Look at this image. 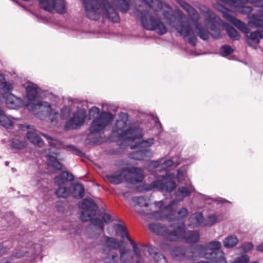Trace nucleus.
I'll use <instances>...</instances> for the list:
<instances>
[{"label": "nucleus", "instance_id": "e2e57ef3", "mask_svg": "<svg viewBox=\"0 0 263 263\" xmlns=\"http://www.w3.org/2000/svg\"><path fill=\"white\" fill-rule=\"evenodd\" d=\"M155 205L156 206H158L159 208H161V207L163 205V203L162 201L155 202Z\"/></svg>", "mask_w": 263, "mask_h": 263}, {"label": "nucleus", "instance_id": "0e129e2a", "mask_svg": "<svg viewBox=\"0 0 263 263\" xmlns=\"http://www.w3.org/2000/svg\"><path fill=\"white\" fill-rule=\"evenodd\" d=\"M257 250L260 252H263V242L257 247Z\"/></svg>", "mask_w": 263, "mask_h": 263}, {"label": "nucleus", "instance_id": "7c9ffc66", "mask_svg": "<svg viewBox=\"0 0 263 263\" xmlns=\"http://www.w3.org/2000/svg\"><path fill=\"white\" fill-rule=\"evenodd\" d=\"M188 251L187 249L184 247H177L172 251V255L175 259L180 260L184 258H186Z\"/></svg>", "mask_w": 263, "mask_h": 263}, {"label": "nucleus", "instance_id": "412c9836", "mask_svg": "<svg viewBox=\"0 0 263 263\" xmlns=\"http://www.w3.org/2000/svg\"><path fill=\"white\" fill-rule=\"evenodd\" d=\"M223 17L229 21L231 23L236 26L239 30L244 32L246 34H248L249 32V29L241 21L237 19L234 16L231 14L230 12H224L223 13Z\"/></svg>", "mask_w": 263, "mask_h": 263}, {"label": "nucleus", "instance_id": "2eb2a0df", "mask_svg": "<svg viewBox=\"0 0 263 263\" xmlns=\"http://www.w3.org/2000/svg\"><path fill=\"white\" fill-rule=\"evenodd\" d=\"M123 243V240L118 241L116 238L106 235H103L100 239L99 245L103 254H108L112 250H118Z\"/></svg>", "mask_w": 263, "mask_h": 263}, {"label": "nucleus", "instance_id": "b1692460", "mask_svg": "<svg viewBox=\"0 0 263 263\" xmlns=\"http://www.w3.org/2000/svg\"><path fill=\"white\" fill-rule=\"evenodd\" d=\"M79 208L85 210L90 211V215H96L98 209L97 204L91 199H84L79 204Z\"/></svg>", "mask_w": 263, "mask_h": 263}, {"label": "nucleus", "instance_id": "aec40b11", "mask_svg": "<svg viewBox=\"0 0 263 263\" xmlns=\"http://www.w3.org/2000/svg\"><path fill=\"white\" fill-rule=\"evenodd\" d=\"M29 109L34 111L39 110L43 112L44 116H49L52 114L58 115V112L53 111L51 105L49 103L47 102L41 101L38 102L36 104H33L31 107L30 108V105H28Z\"/></svg>", "mask_w": 263, "mask_h": 263}, {"label": "nucleus", "instance_id": "ea45409f", "mask_svg": "<svg viewBox=\"0 0 263 263\" xmlns=\"http://www.w3.org/2000/svg\"><path fill=\"white\" fill-rule=\"evenodd\" d=\"M248 24L251 27L263 28V20L255 14H252L250 17Z\"/></svg>", "mask_w": 263, "mask_h": 263}, {"label": "nucleus", "instance_id": "774afa93", "mask_svg": "<svg viewBox=\"0 0 263 263\" xmlns=\"http://www.w3.org/2000/svg\"><path fill=\"white\" fill-rule=\"evenodd\" d=\"M118 254L117 253H115V254H113L112 255V258L114 260H115L116 259L118 258Z\"/></svg>", "mask_w": 263, "mask_h": 263}, {"label": "nucleus", "instance_id": "a211bd4d", "mask_svg": "<svg viewBox=\"0 0 263 263\" xmlns=\"http://www.w3.org/2000/svg\"><path fill=\"white\" fill-rule=\"evenodd\" d=\"M189 250L187 253L188 255L186 256V259L189 260H194L198 258L204 257L207 259L210 260V255L206 252V249L203 245H196L192 246L191 248L187 249Z\"/></svg>", "mask_w": 263, "mask_h": 263}, {"label": "nucleus", "instance_id": "338daca9", "mask_svg": "<svg viewBox=\"0 0 263 263\" xmlns=\"http://www.w3.org/2000/svg\"><path fill=\"white\" fill-rule=\"evenodd\" d=\"M1 263H10V262L8 258H4L2 259Z\"/></svg>", "mask_w": 263, "mask_h": 263}, {"label": "nucleus", "instance_id": "c9c22d12", "mask_svg": "<svg viewBox=\"0 0 263 263\" xmlns=\"http://www.w3.org/2000/svg\"><path fill=\"white\" fill-rule=\"evenodd\" d=\"M188 214L187 209L185 208H182L177 212V216L175 217L173 219L171 217L169 218L170 221H172L171 224L176 223L179 222H183L184 224V222L182 221V219L186 217L188 215Z\"/></svg>", "mask_w": 263, "mask_h": 263}, {"label": "nucleus", "instance_id": "dca6fc26", "mask_svg": "<svg viewBox=\"0 0 263 263\" xmlns=\"http://www.w3.org/2000/svg\"><path fill=\"white\" fill-rule=\"evenodd\" d=\"M125 172V180L129 183L137 184L141 182L144 177L143 169L136 167L123 168Z\"/></svg>", "mask_w": 263, "mask_h": 263}, {"label": "nucleus", "instance_id": "bb28decb", "mask_svg": "<svg viewBox=\"0 0 263 263\" xmlns=\"http://www.w3.org/2000/svg\"><path fill=\"white\" fill-rule=\"evenodd\" d=\"M152 152L149 149H143L134 152L130 154L132 159L137 160H142L147 157H151Z\"/></svg>", "mask_w": 263, "mask_h": 263}, {"label": "nucleus", "instance_id": "f3484780", "mask_svg": "<svg viewBox=\"0 0 263 263\" xmlns=\"http://www.w3.org/2000/svg\"><path fill=\"white\" fill-rule=\"evenodd\" d=\"M95 215H90V211L84 210L81 213V219L83 222H86L90 220L91 222L95 226L98 227L99 232L89 233L88 236L90 238L97 239L100 235V232L104 230V223L103 221L100 218H91L92 216Z\"/></svg>", "mask_w": 263, "mask_h": 263}, {"label": "nucleus", "instance_id": "a878e982", "mask_svg": "<svg viewBox=\"0 0 263 263\" xmlns=\"http://www.w3.org/2000/svg\"><path fill=\"white\" fill-rule=\"evenodd\" d=\"M74 180L73 175L67 171L62 172L59 176L54 178V182L58 185L64 184L68 181H72Z\"/></svg>", "mask_w": 263, "mask_h": 263}, {"label": "nucleus", "instance_id": "c03bdc74", "mask_svg": "<svg viewBox=\"0 0 263 263\" xmlns=\"http://www.w3.org/2000/svg\"><path fill=\"white\" fill-rule=\"evenodd\" d=\"M227 32L231 39L234 41L238 40L240 39V35L237 31L233 27L229 26L227 27Z\"/></svg>", "mask_w": 263, "mask_h": 263}, {"label": "nucleus", "instance_id": "864d4df0", "mask_svg": "<svg viewBox=\"0 0 263 263\" xmlns=\"http://www.w3.org/2000/svg\"><path fill=\"white\" fill-rule=\"evenodd\" d=\"M217 221V218L216 215H213L209 216H208V217L207 218L206 222L205 223H204V226H211L213 225V224H214L215 223H216Z\"/></svg>", "mask_w": 263, "mask_h": 263}, {"label": "nucleus", "instance_id": "7ed1b4c3", "mask_svg": "<svg viewBox=\"0 0 263 263\" xmlns=\"http://www.w3.org/2000/svg\"><path fill=\"white\" fill-rule=\"evenodd\" d=\"M89 114L93 119L89 128V134L87 138L91 142L100 143L102 142L101 134L103 133L105 127L112 120L113 115L104 111L100 114V109L96 106L90 109Z\"/></svg>", "mask_w": 263, "mask_h": 263}, {"label": "nucleus", "instance_id": "0eeeda50", "mask_svg": "<svg viewBox=\"0 0 263 263\" xmlns=\"http://www.w3.org/2000/svg\"><path fill=\"white\" fill-rule=\"evenodd\" d=\"M141 22L143 28L148 30L155 31L158 34L163 35L166 33L167 28L160 18L149 15L147 11L141 12Z\"/></svg>", "mask_w": 263, "mask_h": 263}, {"label": "nucleus", "instance_id": "f257e3e1", "mask_svg": "<svg viewBox=\"0 0 263 263\" xmlns=\"http://www.w3.org/2000/svg\"><path fill=\"white\" fill-rule=\"evenodd\" d=\"M146 4L150 9L155 13L163 9L162 14L170 25L174 26L181 36L186 37L189 43L193 46L196 45L197 38L194 30L189 23L181 21V18L178 19L177 23L174 25L177 20L171 8L168 5H163L160 0H142Z\"/></svg>", "mask_w": 263, "mask_h": 263}, {"label": "nucleus", "instance_id": "1a4fd4ad", "mask_svg": "<svg viewBox=\"0 0 263 263\" xmlns=\"http://www.w3.org/2000/svg\"><path fill=\"white\" fill-rule=\"evenodd\" d=\"M113 227L116 231L117 235L120 236L122 239L126 238L132 245L134 255L137 259L136 263H145V258L142 256L141 250L134 240L129 236L126 227L121 223H116L114 224Z\"/></svg>", "mask_w": 263, "mask_h": 263}, {"label": "nucleus", "instance_id": "603ef678", "mask_svg": "<svg viewBox=\"0 0 263 263\" xmlns=\"http://www.w3.org/2000/svg\"><path fill=\"white\" fill-rule=\"evenodd\" d=\"M154 258L155 263H168L166 257L162 254H156Z\"/></svg>", "mask_w": 263, "mask_h": 263}, {"label": "nucleus", "instance_id": "6e6552de", "mask_svg": "<svg viewBox=\"0 0 263 263\" xmlns=\"http://www.w3.org/2000/svg\"><path fill=\"white\" fill-rule=\"evenodd\" d=\"M178 3L190 16L191 20L195 26L196 31L198 36L204 41L208 40L209 39V33L208 31L204 30L201 25L198 22L200 19V15L195 9L183 0H179Z\"/></svg>", "mask_w": 263, "mask_h": 263}, {"label": "nucleus", "instance_id": "f704fd0d", "mask_svg": "<svg viewBox=\"0 0 263 263\" xmlns=\"http://www.w3.org/2000/svg\"><path fill=\"white\" fill-rule=\"evenodd\" d=\"M111 3L123 13H126L129 9V0H111Z\"/></svg>", "mask_w": 263, "mask_h": 263}, {"label": "nucleus", "instance_id": "052dcab7", "mask_svg": "<svg viewBox=\"0 0 263 263\" xmlns=\"http://www.w3.org/2000/svg\"><path fill=\"white\" fill-rule=\"evenodd\" d=\"M102 218L103 221L107 223L110 222L111 221L110 215L107 213L103 214L102 216Z\"/></svg>", "mask_w": 263, "mask_h": 263}, {"label": "nucleus", "instance_id": "bf43d9fd", "mask_svg": "<svg viewBox=\"0 0 263 263\" xmlns=\"http://www.w3.org/2000/svg\"><path fill=\"white\" fill-rule=\"evenodd\" d=\"M148 251L150 255H154L156 256V254H159L160 253L157 252V248L150 245L148 247Z\"/></svg>", "mask_w": 263, "mask_h": 263}, {"label": "nucleus", "instance_id": "49530a36", "mask_svg": "<svg viewBox=\"0 0 263 263\" xmlns=\"http://www.w3.org/2000/svg\"><path fill=\"white\" fill-rule=\"evenodd\" d=\"M11 247V242L9 240L0 243V254H4Z\"/></svg>", "mask_w": 263, "mask_h": 263}, {"label": "nucleus", "instance_id": "ddd939ff", "mask_svg": "<svg viewBox=\"0 0 263 263\" xmlns=\"http://www.w3.org/2000/svg\"><path fill=\"white\" fill-rule=\"evenodd\" d=\"M87 111L85 109L79 108L73 112L72 117L66 123V130L76 129L82 126L86 119Z\"/></svg>", "mask_w": 263, "mask_h": 263}, {"label": "nucleus", "instance_id": "79ce46f5", "mask_svg": "<svg viewBox=\"0 0 263 263\" xmlns=\"http://www.w3.org/2000/svg\"><path fill=\"white\" fill-rule=\"evenodd\" d=\"M85 195V190L82 184L78 183L74 186L73 196L76 198H82Z\"/></svg>", "mask_w": 263, "mask_h": 263}, {"label": "nucleus", "instance_id": "f03ea898", "mask_svg": "<svg viewBox=\"0 0 263 263\" xmlns=\"http://www.w3.org/2000/svg\"><path fill=\"white\" fill-rule=\"evenodd\" d=\"M86 16L91 20H98L104 13L108 19L114 23L120 21V17L111 6L108 0H82Z\"/></svg>", "mask_w": 263, "mask_h": 263}, {"label": "nucleus", "instance_id": "39448f33", "mask_svg": "<svg viewBox=\"0 0 263 263\" xmlns=\"http://www.w3.org/2000/svg\"><path fill=\"white\" fill-rule=\"evenodd\" d=\"M149 229L154 233L162 236L166 240L177 241L184 232V224L179 222L165 227L160 223L155 222L149 224Z\"/></svg>", "mask_w": 263, "mask_h": 263}, {"label": "nucleus", "instance_id": "6e6d98bb", "mask_svg": "<svg viewBox=\"0 0 263 263\" xmlns=\"http://www.w3.org/2000/svg\"><path fill=\"white\" fill-rule=\"evenodd\" d=\"M241 250L245 253L251 250L253 248V245L251 242H245L240 247Z\"/></svg>", "mask_w": 263, "mask_h": 263}, {"label": "nucleus", "instance_id": "6ab92c4d", "mask_svg": "<svg viewBox=\"0 0 263 263\" xmlns=\"http://www.w3.org/2000/svg\"><path fill=\"white\" fill-rule=\"evenodd\" d=\"M132 201L134 203V210L136 212L140 215H148L151 214L150 211L147 209L148 203L144 197H133Z\"/></svg>", "mask_w": 263, "mask_h": 263}, {"label": "nucleus", "instance_id": "5701e85b", "mask_svg": "<svg viewBox=\"0 0 263 263\" xmlns=\"http://www.w3.org/2000/svg\"><path fill=\"white\" fill-rule=\"evenodd\" d=\"M6 104L10 109H17L24 105L23 100L12 93L9 94L6 99Z\"/></svg>", "mask_w": 263, "mask_h": 263}, {"label": "nucleus", "instance_id": "4be33fe9", "mask_svg": "<svg viewBox=\"0 0 263 263\" xmlns=\"http://www.w3.org/2000/svg\"><path fill=\"white\" fill-rule=\"evenodd\" d=\"M178 163H174L172 159L165 160L164 158H162L156 161H152L151 165L157 170H166L170 167L175 165L177 166Z\"/></svg>", "mask_w": 263, "mask_h": 263}, {"label": "nucleus", "instance_id": "473e14b6", "mask_svg": "<svg viewBox=\"0 0 263 263\" xmlns=\"http://www.w3.org/2000/svg\"><path fill=\"white\" fill-rule=\"evenodd\" d=\"M27 146V143L24 138L15 137L11 140V148L12 149L21 150L26 148Z\"/></svg>", "mask_w": 263, "mask_h": 263}, {"label": "nucleus", "instance_id": "4c0bfd02", "mask_svg": "<svg viewBox=\"0 0 263 263\" xmlns=\"http://www.w3.org/2000/svg\"><path fill=\"white\" fill-rule=\"evenodd\" d=\"M0 125L7 128H11L13 126L12 120L7 116L4 110L0 109Z\"/></svg>", "mask_w": 263, "mask_h": 263}, {"label": "nucleus", "instance_id": "72a5a7b5", "mask_svg": "<svg viewBox=\"0 0 263 263\" xmlns=\"http://www.w3.org/2000/svg\"><path fill=\"white\" fill-rule=\"evenodd\" d=\"M47 164L49 168H51L54 171H60L62 170V165L53 156L50 155H46Z\"/></svg>", "mask_w": 263, "mask_h": 263}, {"label": "nucleus", "instance_id": "9d476101", "mask_svg": "<svg viewBox=\"0 0 263 263\" xmlns=\"http://www.w3.org/2000/svg\"><path fill=\"white\" fill-rule=\"evenodd\" d=\"M48 141L50 146L49 151L53 155H58L60 154V150L62 149H68V150L74 154L78 156L82 155V152L72 145H65L60 141L53 139L51 137L45 134H42Z\"/></svg>", "mask_w": 263, "mask_h": 263}, {"label": "nucleus", "instance_id": "a18cd8bd", "mask_svg": "<svg viewBox=\"0 0 263 263\" xmlns=\"http://www.w3.org/2000/svg\"><path fill=\"white\" fill-rule=\"evenodd\" d=\"M13 89V85L11 83L7 82L5 80L0 85V90L2 93H6Z\"/></svg>", "mask_w": 263, "mask_h": 263}, {"label": "nucleus", "instance_id": "3c124183", "mask_svg": "<svg viewBox=\"0 0 263 263\" xmlns=\"http://www.w3.org/2000/svg\"><path fill=\"white\" fill-rule=\"evenodd\" d=\"M176 203L175 201H172L168 205H166L164 209L165 215L168 217L170 214H172L173 212V206Z\"/></svg>", "mask_w": 263, "mask_h": 263}, {"label": "nucleus", "instance_id": "20e7f679", "mask_svg": "<svg viewBox=\"0 0 263 263\" xmlns=\"http://www.w3.org/2000/svg\"><path fill=\"white\" fill-rule=\"evenodd\" d=\"M128 116L127 113L120 112L118 114L116 124L112 127L114 136L120 139L125 138L129 141H134L142 137V130L139 127H127Z\"/></svg>", "mask_w": 263, "mask_h": 263}, {"label": "nucleus", "instance_id": "09e8293b", "mask_svg": "<svg viewBox=\"0 0 263 263\" xmlns=\"http://www.w3.org/2000/svg\"><path fill=\"white\" fill-rule=\"evenodd\" d=\"M71 111V108L68 106H64L61 111V118L63 119H67L70 115Z\"/></svg>", "mask_w": 263, "mask_h": 263}, {"label": "nucleus", "instance_id": "393cba45", "mask_svg": "<svg viewBox=\"0 0 263 263\" xmlns=\"http://www.w3.org/2000/svg\"><path fill=\"white\" fill-rule=\"evenodd\" d=\"M28 140L33 144L39 147L44 145V141L35 130H28L26 133Z\"/></svg>", "mask_w": 263, "mask_h": 263}, {"label": "nucleus", "instance_id": "c85d7f7f", "mask_svg": "<svg viewBox=\"0 0 263 263\" xmlns=\"http://www.w3.org/2000/svg\"><path fill=\"white\" fill-rule=\"evenodd\" d=\"M203 220V216L202 213H195L190 217L189 225L193 228L204 226Z\"/></svg>", "mask_w": 263, "mask_h": 263}, {"label": "nucleus", "instance_id": "f8f14e48", "mask_svg": "<svg viewBox=\"0 0 263 263\" xmlns=\"http://www.w3.org/2000/svg\"><path fill=\"white\" fill-rule=\"evenodd\" d=\"M173 174L166 173L165 175H162V180H157L153 182L150 184L149 189L171 192L176 187V185L173 180Z\"/></svg>", "mask_w": 263, "mask_h": 263}, {"label": "nucleus", "instance_id": "a19ab883", "mask_svg": "<svg viewBox=\"0 0 263 263\" xmlns=\"http://www.w3.org/2000/svg\"><path fill=\"white\" fill-rule=\"evenodd\" d=\"M195 191L194 186L190 184L189 186H181L178 190V193L180 195L182 198H185L189 196L191 194Z\"/></svg>", "mask_w": 263, "mask_h": 263}, {"label": "nucleus", "instance_id": "cd10ccee", "mask_svg": "<svg viewBox=\"0 0 263 263\" xmlns=\"http://www.w3.org/2000/svg\"><path fill=\"white\" fill-rule=\"evenodd\" d=\"M247 42L251 46H254L259 43L260 40L263 38V32L255 31L250 33V36L247 35Z\"/></svg>", "mask_w": 263, "mask_h": 263}, {"label": "nucleus", "instance_id": "680f3d73", "mask_svg": "<svg viewBox=\"0 0 263 263\" xmlns=\"http://www.w3.org/2000/svg\"><path fill=\"white\" fill-rule=\"evenodd\" d=\"M124 258H125V259H127L128 261L127 262H123V263H131L133 260V256L127 254H126V256L124 257Z\"/></svg>", "mask_w": 263, "mask_h": 263}, {"label": "nucleus", "instance_id": "e433bc0d", "mask_svg": "<svg viewBox=\"0 0 263 263\" xmlns=\"http://www.w3.org/2000/svg\"><path fill=\"white\" fill-rule=\"evenodd\" d=\"M26 96L30 101H34L37 93V87L35 84L29 85L26 88Z\"/></svg>", "mask_w": 263, "mask_h": 263}, {"label": "nucleus", "instance_id": "9b49d317", "mask_svg": "<svg viewBox=\"0 0 263 263\" xmlns=\"http://www.w3.org/2000/svg\"><path fill=\"white\" fill-rule=\"evenodd\" d=\"M206 249V252L211 254L210 260L214 263H227L224 257V252L220 250L221 243L218 241H212L203 245Z\"/></svg>", "mask_w": 263, "mask_h": 263}, {"label": "nucleus", "instance_id": "58836bf2", "mask_svg": "<svg viewBox=\"0 0 263 263\" xmlns=\"http://www.w3.org/2000/svg\"><path fill=\"white\" fill-rule=\"evenodd\" d=\"M223 243L225 248H232L237 245L238 239L234 235H229L223 240Z\"/></svg>", "mask_w": 263, "mask_h": 263}, {"label": "nucleus", "instance_id": "c756f323", "mask_svg": "<svg viewBox=\"0 0 263 263\" xmlns=\"http://www.w3.org/2000/svg\"><path fill=\"white\" fill-rule=\"evenodd\" d=\"M125 174L123 168L120 171L115 172L112 175L106 176V178L112 184H119L122 182L123 178L125 179Z\"/></svg>", "mask_w": 263, "mask_h": 263}, {"label": "nucleus", "instance_id": "4d7b16f0", "mask_svg": "<svg viewBox=\"0 0 263 263\" xmlns=\"http://www.w3.org/2000/svg\"><path fill=\"white\" fill-rule=\"evenodd\" d=\"M154 143V140L153 138H150L147 140H143L142 142H141L139 144L140 147H148L152 145Z\"/></svg>", "mask_w": 263, "mask_h": 263}, {"label": "nucleus", "instance_id": "8fccbe9b", "mask_svg": "<svg viewBox=\"0 0 263 263\" xmlns=\"http://www.w3.org/2000/svg\"><path fill=\"white\" fill-rule=\"evenodd\" d=\"M237 11L241 14H248L252 11V8L248 6H242L238 8Z\"/></svg>", "mask_w": 263, "mask_h": 263}, {"label": "nucleus", "instance_id": "de8ad7c7", "mask_svg": "<svg viewBox=\"0 0 263 263\" xmlns=\"http://www.w3.org/2000/svg\"><path fill=\"white\" fill-rule=\"evenodd\" d=\"M221 54L223 57H227L233 52V49L229 45H223L220 48Z\"/></svg>", "mask_w": 263, "mask_h": 263}, {"label": "nucleus", "instance_id": "5fc2aeb1", "mask_svg": "<svg viewBox=\"0 0 263 263\" xmlns=\"http://www.w3.org/2000/svg\"><path fill=\"white\" fill-rule=\"evenodd\" d=\"M249 261V256L247 255H245L235 258L233 263H247Z\"/></svg>", "mask_w": 263, "mask_h": 263}, {"label": "nucleus", "instance_id": "69168bd1", "mask_svg": "<svg viewBox=\"0 0 263 263\" xmlns=\"http://www.w3.org/2000/svg\"><path fill=\"white\" fill-rule=\"evenodd\" d=\"M5 80V78L4 74L0 73V85Z\"/></svg>", "mask_w": 263, "mask_h": 263}, {"label": "nucleus", "instance_id": "4468645a", "mask_svg": "<svg viewBox=\"0 0 263 263\" xmlns=\"http://www.w3.org/2000/svg\"><path fill=\"white\" fill-rule=\"evenodd\" d=\"M41 8L49 12L55 11L62 14L66 12V3L64 0H39Z\"/></svg>", "mask_w": 263, "mask_h": 263}, {"label": "nucleus", "instance_id": "37998d69", "mask_svg": "<svg viewBox=\"0 0 263 263\" xmlns=\"http://www.w3.org/2000/svg\"><path fill=\"white\" fill-rule=\"evenodd\" d=\"M70 189L67 187H59L55 193L59 197L66 198L68 197L70 193Z\"/></svg>", "mask_w": 263, "mask_h": 263}, {"label": "nucleus", "instance_id": "423d86ee", "mask_svg": "<svg viewBox=\"0 0 263 263\" xmlns=\"http://www.w3.org/2000/svg\"><path fill=\"white\" fill-rule=\"evenodd\" d=\"M202 14L205 16L204 23L205 27L209 28L211 32H209L211 35L215 39H219L221 37L220 30L218 27L219 24L220 18L212 10L205 6H201L200 8ZM203 29L208 31V30Z\"/></svg>", "mask_w": 263, "mask_h": 263}, {"label": "nucleus", "instance_id": "13d9d810", "mask_svg": "<svg viewBox=\"0 0 263 263\" xmlns=\"http://www.w3.org/2000/svg\"><path fill=\"white\" fill-rule=\"evenodd\" d=\"M119 249L121 261L122 262H127L128 261L127 259H125L124 257L126 256V254H127V250L124 248H119Z\"/></svg>", "mask_w": 263, "mask_h": 263}, {"label": "nucleus", "instance_id": "2f4dec72", "mask_svg": "<svg viewBox=\"0 0 263 263\" xmlns=\"http://www.w3.org/2000/svg\"><path fill=\"white\" fill-rule=\"evenodd\" d=\"M184 238L187 243H192L197 242L199 239V234L196 231H184L182 236L178 240Z\"/></svg>", "mask_w": 263, "mask_h": 263}]
</instances>
